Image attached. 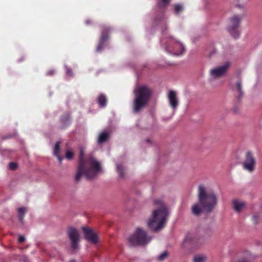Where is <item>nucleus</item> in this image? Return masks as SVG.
<instances>
[{
  "label": "nucleus",
  "mask_w": 262,
  "mask_h": 262,
  "mask_svg": "<svg viewBox=\"0 0 262 262\" xmlns=\"http://www.w3.org/2000/svg\"><path fill=\"white\" fill-rule=\"evenodd\" d=\"M102 171L100 163L91 156L84 158V150L80 148L79 163L75 177V181H80L82 176H84L88 180L92 179Z\"/></svg>",
  "instance_id": "nucleus-1"
},
{
  "label": "nucleus",
  "mask_w": 262,
  "mask_h": 262,
  "mask_svg": "<svg viewBox=\"0 0 262 262\" xmlns=\"http://www.w3.org/2000/svg\"><path fill=\"white\" fill-rule=\"evenodd\" d=\"M154 203L158 206V208L153 211L151 217L148 221L147 225L150 229L158 231L164 227L169 212L162 201L156 200Z\"/></svg>",
  "instance_id": "nucleus-2"
},
{
  "label": "nucleus",
  "mask_w": 262,
  "mask_h": 262,
  "mask_svg": "<svg viewBox=\"0 0 262 262\" xmlns=\"http://www.w3.org/2000/svg\"><path fill=\"white\" fill-rule=\"evenodd\" d=\"M198 199L207 213L211 212L217 205V198L214 191L203 184L198 186Z\"/></svg>",
  "instance_id": "nucleus-3"
},
{
  "label": "nucleus",
  "mask_w": 262,
  "mask_h": 262,
  "mask_svg": "<svg viewBox=\"0 0 262 262\" xmlns=\"http://www.w3.org/2000/svg\"><path fill=\"white\" fill-rule=\"evenodd\" d=\"M134 93L135 99L133 102V111L138 113L147 104L151 92L149 88L142 85L137 86Z\"/></svg>",
  "instance_id": "nucleus-4"
},
{
  "label": "nucleus",
  "mask_w": 262,
  "mask_h": 262,
  "mask_svg": "<svg viewBox=\"0 0 262 262\" xmlns=\"http://www.w3.org/2000/svg\"><path fill=\"white\" fill-rule=\"evenodd\" d=\"M163 38L161 43L164 46L165 50L168 54L180 56L185 52L184 46L180 42L176 41L171 36H166V33L162 30Z\"/></svg>",
  "instance_id": "nucleus-5"
},
{
  "label": "nucleus",
  "mask_w": 262,
  "mask_h": 262,
  "mask_svg": "<svg viewBox=\"0 0 262 262\" xmlns=\"http://www.w3.org/2000/svg\"><path fill=\"white\" fill-rule=\"evenodd\" d=\"M204 244V238L198 232L194 231L187 233L183 240L182 246H187L193 248H199Z\"/></svg>",
  "instance_id": "nucleus-6"
},
{
  "label": "nucleus",
  "mask_w": 262,
  "mask_h": 262,
  "mask_svg": "<svg viewBox=\"0 0 262 262\" xmlns=\"http://www.w3.org/2000/svg\"><path fill=\"white\" fill-rule=\"evenodd\" d=\"M151 239V237L148 236L146 232L140 228H137L135 232L128 238L130 245L133 246L144 245L148 243Z\"/></svg>",
  "instance_id": "nucleus-7"
},
{
  "label": "nucleus",
  "mask_w": 262,
  "mask_h": 262,
  "mask_svg": "<svg viewBox=\"0 0 262 262\" xmlns=\"http://www.w3.org/2000/svg\"><path fill=\"white\" fill-rule=\"evenodd\" d=\"M241 17L238 15H235L230 18L227 30L229 33L235 38L239 37L240 32L238 30V27L240 24Z\"/></svg>",
  "instance_id": "nucleus-8"
},
{
  "label": "nucleus",
  "mask_w": 262,
  "mask_h": 262,
  "mask_svg": "<svg viewBox=\"0 0 262 262\" xmlns=\"http://www.w3.org/2000/svg\"><path fill=\"white\" fill-rule=\"evenodd\" d=\"M230 66V62H227L222 66L211 69L210 71L211 79H215L224 75Z\"/></svg>",
  "instance_id": "nucleus-9"
},
{
  "label": "nucleus",
  "mask_w": 262,
  "mask_h": 262,
  "mask_svg": "<svg viewBox=\"0 0 262 262\" xmlns=\"http://www.w3.org/2000/svg\"><path fill=\"white\" fill-rule=\"evenodd\" d=\"M242 164L243 168L245 170L249 172H252L254 170L256 160L251 152L248 151L246 153L245 159Z\"/></svg>",
  "instance_id": "nucleus-10"
},
{
  "label": "nucleus",
  "mask_w": 262,
  "mask_h": 262,
  "mask_svg": "<svg viewBox=\"0 0 262 262\" xmlns=\"http://www.w3.org/2000/svg\"><path fill=\"white\" fill-rule=\"evenodd\" d=\"M68 236L71 242V247L73 250H77L78 248V242L80 235L77 229L74 228H70L68 230Z\"/></svg>",
  "instance_id": "nucleus-11"
},
{
  "label": "nucleus",
  "mask_w": 262,
  "mask_h": 262,
  "mask_svg": "<svg viewBox=\"0 0 262 262\" xmlns=\"http://www.w3.org/2000/svg\"><path fill=\"white\" fill-rule=\"evenodd\" d=\"M82 230L84 233L85 238L88 242L93 244L98 242L97 234L91 228L88 227H83Z\"/></svg>",
  "instance_id": "nucleus-12"
},
{
  "label": "nucleus",
  "mask_w": 262,
  "mask_h": 262,
  "mask_svg": "<svg viewBox=\"0 0 262 262\" xmlns=\"http://www.w3.org/2000/svg\"><path fill=\"white\" fill-rule=\"evenodd\" d=\"M168 99L169 105L175 110L179 104V100L177 93L174 91H170L168 94Z\"/></svg>",
  "instance_id": "nucleus-13"
},
{
  "label": "nucleus",
  "mask_w": 262,
  "mask_h": 262,
  "mask_svg": "<svg viewBox=\"0 0 262 262\" xmlns=\"http://www.w3.org/2000/svg\"><path fill=\"white\" fill-rule=\"evenodd\" d=\"M204 212H205V208L199 201L194 203L191 207V213L194 216L199 217Z\"/></svg>",
  "instance_id": "nucleus-14"
},
{
  "label": "nucleus",
  "mask_w": 262,
  "mask_h": 262,
  "mask_svg": "<svg viewBox=\"0 0 262 262\" xmlns=\"http://www.w3.org/2000/svg\"><path fill=\"white\" fill-rule=\"evenodd\" d=\"M109 30L110 28L108 27H104L103 28L102 30V36L100 39L99 43L96 48V51L97 52H100L102 50V48H103L105 42L108 39V36L105 33V32L108 31Z\"/></svg>",
  "instance_id": "nucleus-15"
},
{
  "label": "nucleus",
  "mask_w": 262,
  "mask_h": 262,
  "mask_svg": "<svg viewBox=\"0 0 262 262\" xmlns=\"http://www.w3.org/2000/svg\"><path fill=\"white\" fill-rule=\"evenodd\" d=\"M242 260H246L247 262L254 260L256 258V256L252 253L251 251L245 250L242 253Z\"/></svg>",
  "instance_id": "nucleus-16"
},
{
  "label": "nucleus",
  "mask_w": 262,
  "mask_h": 262,
  "mask_svg": "<svg viewBox=\"0 0 262 262\" xmlns=\"http://www.w3.org/2000/svg\"><path fill=\"white\" fill-rule=\"evenodd\" d=\"M246 204L244 202L234 200L233 201V206L234 210L237 212H239L241 211L245 207Z\"/></svg>",
  "instance_id": "nucleus-17"
},
{
  "label": "nucleus",
  "mask_w": 262,
  "mask_h": 262,
  "mask_svg": "<svg viewBox=\"0 0 262 262\" xmlns=\"http://www.w3.org/2000/svg\"><path fill=\"white\" fill-rule=\"evenodd\" d=\"M109 133L106 130L103 131L98 136L97 142L99 144H102L105 142L109 137Z\"/></svg>",
  "instance_id": "nucleus-18"
},
{
  "label": "nucleus",
  "mask_w": 262,
  "mask_h": 262,
  "mask_svg": "<svg viewBox=\"0 0 262 262\" xmlns=\"http://www.w3.org/2000/svg\"><path fill=\"white\" fill-rule=\"evenodd\" d=\"M193 262H206L207 256L203 253L195 254L193 257Z\"/></svg>",
  "instance_id": "nucleus-19"
},
{
  "label": "nucleus",
  "mask_w": 262,
  "mask_h": 262,
  "mask_svg": "<svg viewBox=\"0 0 262 262\" xmlns=\"http://www.w3.org/2000/svg\"><path fill=\"white\" fill-rule=\"evenodd\" d=\"M100 107H104L106 105V97L103 94H100L97 99Z\"/></svg>",
  "instance_id": "nucleus-20"
},
{
  "label": "nucleus",
  "mask_w": 262,
  "mask_h": 262,
  "mask_svg": "<svg viewBox=\"0 0 262 262\" xmlns=\"http://www.w3.org/2000/svg\"><path fill=\"white\" fill-rule=\"evenodd\" d=\"M233 89L234 91H237L238 95V98L239 99L243 95L242 91V84L240 81L236 83L235 85L233 86Z\"/></svg>",
  "instance_id": "nucleus-21"
},
{
  "label": "nucleus",
  "mask_w": 262,
  "mask_h": 262,
  "mask_svg": "<svg viewBox=\"0 0 262 262\" xmlns=\"http://www.w3.org/2000/svg\"><path fill=\"white\" fill-rule=\"evenodd\" d=\"M59 152V142H57L56 143L54 149V155L56 156L59 160V162L61 163L62 160L63 159V157L59 156L58 155V153Z\"/></svg>",
  "instance_id": "nucleus-22"
},
{
  "label": "nucleus",
  "mask_w": 262,
  "mask_h": 262,
  "mask_svg": "<svg viewBox=\"0 0 262 262\" xmlns=\"http://www.w3.org/2000/svg\"><path fill=\"white\" fill-rule=\"evenodd\" d=\"M26 212V209L25 207H21L18 209V217L20 222L23 223L24 216Z\"/></svg>",
  "instance_id": "nucleus-23"
},
{
  "label": "nucleus",
  "mask_w": 262,
  "mask_h": 262,
  "mask_svg": "<svg viewBox=\"0 0 262 262\" xmlns=\"http://www.w3.org/2000/svg\"><path fill=\"white\" fill-rule=\"evenodd\" d=\"M116 169L120 177H123L124 176V167L120 164H117L116 165Z\"/></svg>",
  "instance_id": "nucleus-24"
},
{
  "label": "nucleus",
  "mask_w": 262,
  "mask_h": 262,
  "mask_svg": "<svg viewBox=\"0 0 262 262\" xmlns=\"http://www.w3.org/2000/svg\"><path fill=\"white\" fill-rule=\"evenodd\" d=\"M170 0H158L157 5L161 7H165L167 5Z\"/></svg>",
  "instance_id": "nucleus-25"
},
{
  "label": "nucleus",
  "mask_w": 262,
  "mask_h": 262,
  "mask_svg": "<svg viewBox=\"0 0 262 262\" xmlns=\"http://www.w3.org/2000/svg\"><path fill=\"white\" fill-rule=\"evenodd\" d=\"M168 256V252L167 251H165L161 253L158 257V258L159 260H163L165 259Z\"/></svg>",
  "instance_id": "nucleus-26"
},
{
  "label": "nucleus",
  "mask_w": 262,
  "mask_h": 262,
  "mask_svg": "<svg viewBox=\"0 0 262 262\" xmlns=\"http://www.w3.org/2000/svg\"><path fill=\"white\" fill-rule=\"evenodd\" d=\"M183 10V7L181 5H176L174 6V11L176 14H178Z\"/></svg>",
  "instance_id": "nucleus-27"
},
{
  "label": "nucleus",
  "mask_w": 262,
  "mask_h": 262,
  "mask_svg": "<svg viewBox=\"0 0 262 262\" xmlns=\"http://www.w3.org/2000/svg\"><path fill=\"white\" fill-rule=\"evenodd\" d=\"M70 120V116L69 114H66L65 116L61 118V122L65 124L68 123Z\"/></svg>",
  "instance_id": "nucleus-28"
},
{
  "label": "nucleus",
  "mask_w": 262,
  "mask_h": 262,
  "mask_svg": "<svg viewBox=\"0 0 262 262\" xmlns=\"http://www.w3.org/2000/svg\"><path fill=\"white\" fill-rule=\"evenodd\" d=\"M73 153L71 151H67L66 152V158L68 160H71L73 157Z\"/></svg>",
  "instance_id": "nucleus-29"
},
{
  "label": "nucleus",
  "mask_w": 262,
  "mask_h": 262,
  "mask_svg": "<svg viewBox=\"0 0 262 262\" xmlns=\"http://www.w3.org/2000/svg\"><path fill=\"white\" fill-rule=\"evenodd\" d=\"M9 166L10 169L15 170L17 168V165L16 163L11 162L9 163Z\"/></svg>",
  "instance_id": "nucleus-30"
},
{
  "label": "nucleus",
  "mask_w": 262,
  "mask_h": 262,
  "mask_svg": "<svg viewBox=\"0 0 262 262\" xmlns=\"http://www.w3.org/2000/svg\"><path fill=\"white\" fill-rule=\"evenodd\" d=\"M66 68V73H67V75L70 76H73V74H72V70L70 69V68H68L67 67H65Z\"/></svg>",
  "instance_id": "nucleus-31"
},
{
  "label": "nucleus",
  "mask_w": 262,
  "mask_h": 262,
  "mask_svg": "<svg viewBox=\"0 0 262 262\" xmlns=\"http://www.w3.org/2000/svg\"><path fill=\"white\" fill-rule=\"evenodd\" d=\"M258 216L257 215H254L252 216V221L254 224H256L258 221Z\"/></svg>",
  "instance_id": "nucleus-32"
},
{
  "label": "nucleus",
  "mask_w": 262,
  "mask_h": 262,
  "mask_svg": "<svg viewBox=\"0 0 262 262\" xmlns=\"http://www.w3.org/2000/svg\"><path fill=\"white\" fill-rule=\"evenodd\" d=\"M25 239V238L24 236L23 235H19V237H18V241L20 243H21V242H23Z\"/></svg>",
  "instance_id": "nucleus-33"
},
{
  "label": "nucleus",
  "mask_w": 262,
  "mask_h": 262,
  "mask_svg": "<svg viewBox=\"0 0 262 262\" xmlns=\"http://www.w3.org/2000/svg\"><path fill=\"white\" fill-rule=\"evenodd\" d=\"M54 73V71L53 70H49L47 72V74L48 75H51L53 74Z\"/></svg>",
  "instance_id": "nucleus-34"
},
{
  "label": "nucleus",
  "mask_w": 262,
  "mask_h": 262,
  "mask_svg": "<svg viewBox=\"0 0 262 262\" xmlns=\"http://www.w3.org/2000/svg\"><path fill=\"white\" fill-rule=\"evenodd\" d=\"M90 21H89V20H86L85 21V23H86L87 25L89 24H90Z\"/></svg>",
  "instance_id": "nucleus-35"
},
{
  "label": "nucleus",
  "mask_w": 262,
  "mask_h": 262,
  "mask_svg": "<svg viewBox=\"0 0 262 262\" xmlns=\"http://www.w3.org/2000/svg\"><path fill=\"white\" fill-rule=\"evenodd\" d=\"M145 142L147 143H150V141L149 139H147Z\"/></svg>",
  "instance_id": "nucleus-36"
},
{
  "label": "nucleus",
  "mask_w": 262,
  "mask_h": 262,
  "mask_svg": "<svg viewBox=\"0 0 262 262\" xmlns=\"http://www.w3.org/2000/svg\"><path fill=\"white\" fill-rule=\"evenodd\" d=\"M70 262H76V261L75 260H72Z\"/></svg>",
  "instance_id": "nucleus-37"
}]
</instances>
